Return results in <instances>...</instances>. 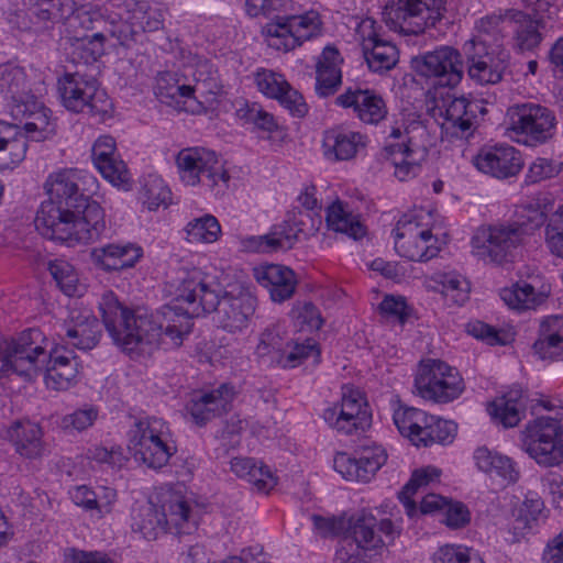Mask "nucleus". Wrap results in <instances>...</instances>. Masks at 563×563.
I'll use <instances>...</instances> for the list:
<instances>
[{
  "mask_svg": "<svg viewBox=\"0 0 563 563\" xmlns=\"http://www.w3.org/2000/svg\"><path fill=\"white\" fill-rule=\"evenodd\" d=\"M220 89L213 64L190 48L180 49L178 68L159 71L154 86L162 103L190 114L206 112L210 97Z\"/></svg>",
  "mask_w": 563,
  "mask_h": 563,
  "instance_id": "1",
  "label": "nucleus"
},
{
  "mask_svg": "<svg viewBox=\"0 0 563 563\" xmlns=\"http://www.w3.org/2000/svg\"><path fill=\"white\" fill-rule=\"evenodd\" d=\"M113 343L131 360L143 362L159 345H181L192 329L188 320L168 319L167 324L156 319H101Z\"/></svg>",
  "mask_w": 563,
  "mask_h": 563,
  "instance_id": "2",
  "label": "nucleus"
},
{
  "mask_svg": "<svg viewBox=\"0 0 563 563\" xmlns=\"http://www.w3.org/2000/svg\"><path fill=\"white\" fill-rule=\"evenodd\" d=\"M34 223L43 236L70 246L92 243L106 229L104 211L91 200L65 210L56 209L51 202H42Z\"/></svg>",
  "mask_w": 563,
  "mask_h": 563,
  "instance_id": "3",
  "label": "nucleus"
},
{
  "mask_svg": "<svg viewBox=\"0 0 563 563\" xmlns=\"http://www.w3.org/2000/svg\"><path fill=\"white\" fill-rule=\"evenodd\" d=\"M396 253L413 262L435 257L449 241V233L441 218L426 209L412 210L397 221L394 230Z\"/></svg>",
  "mask_w": 563,
  "mask_h": 563,
  "instance_id": "4",
  "label": "nucleus"
},
{
  "mask_svg": "<svg viewBox=\"0 0 563 563\" xmlns=\"http://www.w3.org/2000/svg\"><path fill=\"white\" fill-rule=\"evenodd\" d=\"M431 135L418 115L409 114L401 125L393 128L384 148L400 181L415 178L427 159Z\"/></svg>",
  "mask_w": 563,
  "mask_h": 563,
  "instance_id": "5",
  "label": "nucleus"
},
{
  "mask_svg": "<svg viewBox=\"0 0 563 563\" xmlns=\"http://www.w3.org/2000/svg\"><path fill=\"white\" fill-rule=\"evenodd\" d=\"M128 449L135 462L161 470L177 452L169 424L155 416L140 417L128 431Z\"/></svg>",
  "mask_w": 563,
  "mask_h": 563,
  "instance_id": "6",
  "label": "nucleus"
},
{
  "mask_svg": "<svg viewBox=\"0 0 563 563\" xmlns=\"http://www.w3.org/2000/svg\"><path fill=\"white\" fill-rule=\"evenodd\" d=\"M218 285L197 267L183 271L175 285L174 297L163 306L162 317H201L216 311L219 300Z\"/></svg>",
  "mask_w": 563,
  "mask_h": 563,
  "instance_id": "7",
  "label": "nucleus"
},
{
  "mask_svg": "<svg viewBox=\"0 0 563 563\" xmlns=\"http://www.w3.org/2000/svg\"><path fill=\"white\" fill-rule=\"evenodd\" d=\"M180 183L186 187H206L217 194L229 186L230 175L220 156L205 146L181 148L175 156Z\"/></svg>",
  "mask_w": 563,
  "mask_h": 563,
  "instance_id": "8",
  "label": "nucleus"
},
{
  "mask_svg": "<svg viewBox=\"0 0 563 563\" xmlns=\"http://www.w3.org/2000/svg\"><path fill=\"white\" fill-rule=\"evenodd\" d=\"M60 104L69 112L104 119L112 111L107 91L92 76L66 73L57 80Z\"/></svg>",
  "mask_w": 563,
  "mask_h": 563,
  "instance_id": "9",
  "label": "nucleus"
},
{
  "mask_svg": "<svg viewBox=\"0 0 563 563\" xmlns=\"http://www.w3.org/2000/svg\"><path fill=\"white\" fill-rule=\"evenodd\" d=\"M526 236L525 223L505 221L481 225L471 238V253L485 264L503 265L511 261Z\"/></svg>",
  "mask_w": 563,
  "mask_h": 563,
  "instance_id": "10",
  "label": "nucleus"
},
{
  "mask_svg": "<svg viewBox=\"0 0 563 563\" xmlns=\"http://www.w3.org/2000/svg\"><path fill=\"white\" fill-rule=\"evenodd\" d=\"M321 34L322 20L314 10L276 16L262 27V36L267 46L284 53L291 52Z\"/></svg>",
  "mask_w": 563,
  "mask_h": 563,
  "instance_id": "11",
  "label": "nucleus"
},
{
  "mask_svg": "<svg viewBox=\"0 0 563 563\" xmlns=\"http://www.w3.org/2000/svg\"><path fill=\"white\" fill-rule=\"evenodd\" d=\"M45 192L56 209L65 210L70 207H81L97 195L99 180L90 172L81 168L65 167L52 172L45 183Z\"/></svg>",
  "mask_w": 563,
  "mask_h": 563,
  "instance_id": "12",
  "label": "nucleus"
},
{
  "mask_svg": "<svg viewBox=\"0 0 563 563\" xmlns=\"http://www.w3.org/2000/svg\"><path fill=\"white\" fill-rule=\"evenodd\" d=\"M521 441L525 451L539 465L556 466L563 462V426L559 417L540 416L529 421Z\"/></svg>",
  "mask_w": 563,
  "mask_h": 563,
  "instance_id": "13",
  "label": "nucleus"
},
{
  "mask_svg": "<svg viewBox=\"0 0 563 563\" xmlns=\"http://www.w3.org/2000/svg\"><path fill=\"white\" fill-rule=\"evenodd\" d=\"M46 338L41 330L30 328L15 339L0 336V378L16 373L26 374L36 363L46 358Z\"/></svg>",
  "mask_w": 563,
  "mask_h": 563,
  "instance_id": "14",
  "label": "nucleus"
},
{
  "mask_svg": "<svg viewBox=\"0 0 563 563\" xmlns=\"http://www.w3.org/2000/svg\"><path fill=\"white\" fill-rule=\"evenodd\" d=\"M509 128L518 142L543 144L556 133L558 121L549 108L534 102L515 104L508 110Z\"/></svg>",
  "mask_w": 563,
  "mask_h": 563,
  "instance_id": "15",
  "label": "nucleus"
},
{
  "mask_svg": "<svg viewBox=\"0 0 563 563\" xmlns=\"http://www.w3.org/2000/svg\"><path fill=\"white\" fill-rule=\"evenodd\" d=\"M415 387L428 400L446 404L456 399L464 390L459 372L440 360H426L419 365Z\"/></svg>",
  "mask_w": 563,
  "mask_h": 563,
  "instance_id": "16",
  "label": "nucleus"
},
{
  "mask_svg": "<svg viewBox=\"0 0 563 563\" xmlns=\"http://www.w3.org/2000/svg\"><path fill=\"white\" fill-rule=\"evenodd\" d=\"M444 4L445 0H397L386 7L384 16L394 31L419 34L443 16Z\"/></svg>",
  "mask_w": 563,
  "mask_h": 563,
  "instance_id": "17",
  "label": "nucleus"
},
{
  "mask_svg": "<svg viewBox=\"0 0 563 563\" xmlns=\"http://www.w3.org/2000/svg\"><path fill=\"white\" fill-rule=\"evenodd\" d=\"M306 231V222L301 212H288L282 223L271 227L269 231L261 235H245L239 238V249L246 253L272 254L288 251Z\"/></svg>",
  "mask_w": 563,
  "mask_h": 563,
  "instance_id": "18",
  "label": "nucleus"
},
{
  "mask_svg": "<svg viewBox=\"0 0 563 563\" xmlns=\"http://www.w3.org/2000/svg\"><path fill=\"white\" fill-rule=\"evenodd\" d=\"M417 75L432 80L441 87L453 88L463 78V59L460 52L451 46H440L411 59Z\"/></svg>",
  "mask_w": 563,
  "mask_h": 563,
  "instance_id": "19",
  "label": "nucleus"
},
{
  "mask_svg": "<svg viewBox=\"0 0 563 563\" xmlns=\"http://www.w3.org/2000/svg\"><path fill=\"white\" fill-rule=\"evenodd\" d=\"M355 40L360 43L371 70L385 73L396 66L398 49L385 37L382 26L372 18H365L357 23Z\"/></svg>",
  "mask_w": 563,
  "mask_h": 563,
  "instance_id": "20",
  "label": "nucleus"
},
{
  "mask_svg": "<svg viewBox=\"0 0 563 563\" xmlns=\"http://www.w3.org/2000/svg\"><path fill=\"white\" fill-rule=\"evenodd\" d=\"M102 24H110L109 33L125 44L141 32H154L163 25V13L146 2L135 3L132 10L103 15Z\"/></svg>",
  "mask_w": 563,
  "mask_h": 563,
  "instance_id": "21",
  "label": "nucleus"
},
{
  "mask_svg": "<svg viewBox=\"0 0 563 563\" xmlns=\"http://www.w3.org/2000/svg\"><path fill=\"white\" fill-rule=\"evenodd\" d=\"M10 115L23 124L21 131L26 139L42 142L55 134L56 122L48 109L34 93L25 99L7 104Z\"/></svg>",
  "mask_w": 563,
  "mask_h": 563,
  "instance_id": "22",
  "label": "nucleus"
},
{
  "mask_svg": "<svg viewBox=\"0 0 563 563\" xmlns=\"http://www.w3.org/2000/svg\"><path fill=\"white\" fill-rule=\"evenodd\" d=\"M91 161L102 178L121 191H130L132 175L118 152L115 139L109 134L99 135L91 146Z\"/></svg>",
  "mask_w": 563,
  "mask_h": 563,
  "instance_id": "23",
  "label": "nucleus"
},
{
  "mask_svg": "<svg viewBox=\"0 0 563 563\" xmlns=\"http://www.w3.org/2000/svg\"><path fill=\"white\" fill-rule=\"evenodd\" d=\"M369 144L367 134L338 124L323 131L321 151L330 162H349L366 153Z\"/></svg>",
  "mask_w": 563,
  "mask_h": 563,
  "instance_id": "24",
  "label": "nucleus"
},
{
  "mask_svg": "<svg viewBox=\"0 0 563 563\" xmlns=\"http://www.w3.org/2000/svg\"><path fill=\"white\" fill-rule=\"evenodd\" d=\"M256 89L266 98L274 99L292 115L301 118L307 113L302 95L286 79L285 75L268 68H257L253 74Z\"/></svg>",
  "mask_w": 563,
  "mask_h": 563,
  "instance_id": "25",
  "label": "nucleus"
},
{
  "mask_svg": "<svg viewBox=\"0 0 563 563\" xmlns=\"http://www.w3.org/2000/svg\"><path fill=\"white\" fill-rule=\"evenodd\" d=\"M467 62L468 75L479 85L498 84L508 67L509 53L501 46L463 47Z\"/></svg>",
  "mask_w": 563,
  "mask_h": 563,
  "instance_id": "26",
  "label": "nucleus"
},
{
  "mask_svg": "<svg viewBox=\"0 0 563 563\" xmlns=\"http://www.w3.org/2000/svg\"><path fill=\"white\" fill-rule=\"evenodd\" d=\"M234 397V387L231 384L224 383L217 388L192 393L185 409L192 421L197 426L202 427L212 419L227 413Z\"/></svg>",
  "mask_w": 563,
  "mask_h": 563,
  "instance_id": "27",
  "label": "nucleus"
},
{
  "mask_svg": "<svg viewBox=\"0 0 563 563\" xmlns=\"http://www.w3.org/2000/svg\"><path fill=\"white\" fill-rule=\"evenodd\" d=\"M387 453L380 445H364L356 456L339 453L334 457V468L347 481L369 482L376 472L386 463Z\"/></svg>",
  "mask_w": 563,
  "mask_h": 563,
  "instance_id": "28",
  "label": "nucleus"
},
{
  "mask_svg": "<svg viewBox=\"0 0 563 563\" xmlns=\"http://www.w3.org/2000/svg\"><path fill=\"white\" fill-rule=\"evenodd\" d=\"M25 4H32V0H24ZM78 0H36L34 5L36 16L44 22H58L75 14L73 21L85 30L98 29L103 22V12L100 8H80L77 10Z\"/></svg>",
  "mask_w": 563,
  "mask_h": 563,
  "instance_id": "29",
  "label": "nucleus"
},
{
  "mask_svg": "<svg viewBox=\"0 0 563 563\" xmlns=\"http://www.w3.org/2000/svg\"><path fill=\"white\" fill-rule=\"evenodd\" d=\"M477 170L497 179L514 177L523 167L520 152L508 144L487 145L473 157Z\"/></svg>",
  "mask_w": 563,
  "mask_h": 563,
  "instance_id": "30",
  "label": "nucleus"
},
{
  "mask_svg": "<svg viewBox=\"0 0 563 563\" xmlns=\"http://www.w3.org/2000/svg\"><path fill=\"white\" fill-rule=\"evenodd\" d=\"M429 107L431 117L444 129L456 128L461 132L468 131L475 119L476 102H470L461 97L456 98L446 92L439 99L434 98Z\"/></svg>",
  "mask_w": 563,
  "mask_h": 563,
  "instance_id": "31",
  "label": "nucleus"
},
{
  "mask_svg": "<svg viewBox=\"0 0 563 563\" xmlns=\"http://www.w3.org/2000/svg\"><path fill=\"white\" fill-rule=\"evenodd\" d=\"M335 103L344 109H352L354 114L367 124H377L387 114L382 96L369 89L347 88L336 97Z\"/></svg>",
  "mask_w": 563,
  "mask_h": 563,
  "instance_id": "32",
  "label": "nucleus"
},
{
  "mask_svg": "<svg viewBox=\"0 0 563 563\" xmlns=\"http://www.w3.org/2000/svg\"><path fill=\"white\" fill-rule=\"evenodd\" d=\"M143 256V247L134 242L108 243L90 252L92 263L106 272L132 268Z\"/></svg>",
  "mask_w": 563,
  "mask_h": 563,
  "instance_id": "33",
  "label": "nucleus"
},
{
  "mask_svg": "<svg viewBox=\"0 0 563 563\" xmlns=\"http://www.w3.org/2000/svg\"><path fill=\"white\" fill-rule=\"evenodd\" d=\"M428 283L429 288L438 292L449 308L463 307L470 299L471 282L455 269L435 272Z\"/></svg>",
  "mask_w": 563,
  "mask_h": 563,
  "instance_id": "34",
  "label": "nucleus"
},
{
  "mask_svg": "<svg viewBox=\"0 0 563 563\" xmlns=\"http://www.w3.org/2000/svg\"><path fill=\"white\" fill-rule=\"evenodd\" d=\"M166 518V529L176 534H190L197 529L199 510L197 505L185 497L172 494L161 505Z\"/></svg>",
  "mask_w": 563,
  "mask_h": 563,
  "instance_id": "35",
  "label": "nucleus"
},
{
  "mask_svg": "<svg viewBox=\"0 0 563 563\" xmlns=\"http://www.w3.org/2000/svg\"><path fill=\"white\" fill-rule=\"evenodd\" d=\"M255 280L267 288L274 301L282 302L291 297L296 288L295 273L283 265L261 264L253 268Z\"/></svg>",
  "mask_w": 563,
  "mask_h": 563,
  "instance_id": "36",
  "label": "nucleus"
},
{
  "mask_svg": "<svg viewBox=\"0 0 563 563\" xmlns=\"http://www.w3.org/2000/svg\"><path fill=\"white\" fill-rule=\"evenodd\" d=\"M325 222L330 230L355 240L364 236L366 232L356 207L342 198H335L325 208Z\"/></svg>",
  "mask_w": 563,
  "mask_h": 563,
  "instance_id": "37",
  "label": "nucleus"
},
{
  "mask_svg": "<svg viewBox=\"0 0 563 563\" xmlns=\"http://www.w3.org/2000/svg\"><path fill=\"white\" fill-rule=\"evenodd\" d=\"M79 374V363L71 352L54 350L45 371L44 382L47 388L53 390H66L70 388Z\"/></svg>",
  "mask_w": 563,
  "mask_h": 563,
  "instance_id": "38",
  "label": "nucleus"
},
{
  "mask_svg": "<svg viewBox=\"0 0 563 563\" xmlns=\"http://www.w3.org/2000/svg\"><path fill=\"white\" fill-rule=\"evenodd\" d=\"M42 429L30 420L14 421L4 430L3 438L15 446V451L27 459H35L43 454Z\"/></svg>",
  "mask_w": 563,
  "mask_h": 563,
  "instance_id": "39",
  "label": "nucleus"
},
{
  "mask_svg": "<svg viewBox=\"0 0 563 563\" xmlns=\"http://www.w3.org/2000/svg\"><path fill=\"white\" fill-rule=\"evenodd\" d=\"M343 58L336 47L328 45L318 58L316 91L320 97L333 95L342 82Z\"/></svg>",
  "mask_w": 563,
  "mask_h": 563,
  "instance_id": "40",
  "label": "nucleus"
},
{
  "mask_svg": "<svg viewBox=\"0 0 563 563\" xmlns=\"http://www.w3.org/2000/svg\"><path fill=\"white\" fill-rule=\"evenodd\" d=\"M474 461L479 471L490 477L499 478L504 484H514L519 479L520 472L517 464L509 456L487 446L475 450Z\"/></svg>",
  "mask_w": 563,
  "mask_h": 563,
  "instance_id": "41",
  "label": "nucleus"
},
{
  "mask_svg": "<svg viewBox=\"0 0 563 563\" xmlns=\"http://www.w3.org/2000/svg\"><path fill=\"white\" fill-rule=\"evenodd\" d=\"M509 10L504 14H489L475 22L472 37L465 42L463 47L495 46L501 45V38L510 29Z\"/></svg>",
  "mask_w": 563,
  "mask_h": 563,
  "instance_id": "42",
  "label": "nucleus"
},
{
  "mask_svg": "<svg viewBox=\"0 0 563 563\" xmlns=\"http://www.w3.org/2000/svg\"><path fill=\"white\" fill-rule=\"evenodd\" d=\"M349 529L350 537L342 541L355 542L358 549L364 552L378 549L385 544L384 538L376 531L377 519L366 509H362L350 518Z\"/></svg>",
  "mask_w": 563,
  "mask_h": 563,
  "instance_id": "43",
  "label": "nucleus"
},
{
  "mask_svg": "<svg viewBox=\"0 0 563 563\" xmlns=\"http://www.w3.org/2000/svg\"><path fill=\"white\" fill-rule=\"evenodd\" d=\"M532 349L542 361L560 360L563 356V319H543Z\"/></svg>",
  "mask_w": 563,
  "mask_h": 563,
  "instance_id": "44",
  "label": "nucleus"
},
{
  "mask_svg": "<svg viewBox=\"0 0 563 563\" xmlns=\"http://www.w3.org/2000/svg\"><path fill=\"white\" fill-rule=\"evenodd\" d=\"M312 358L313 364L321 362V350L312 338L288 341L284 347L276 352V364L285 369L296 368L307 360Z\"/></svg>",
  "mask_w": 563,
  "mask_h": 563,
  "instance_id": "45",
  "label": "nucleus"
},
{
  "mask_svg": "<svg viewBox=\"0 0 563 563\" xmlns=\"http://www.w3.org/2000/svg\"><path fill=\"white\" fill-rule=\"evenodd\" d=\"M131 528L146 540H156L166 533V518L162 507L148 501L134 509Z\"/></svg>",
  "mask_w": 563,
  "mask_h": 563,
  "instance_id": "46",
  "label": "nucleus"
},
{
  "mask_svg": "<svg viewBox=\"0 0 563 563\" xmlns=\"http://www.w3.org/2000/svg\"><path fill=\"white\" fill-rule=\"evenodd\" d=\"M549 291L544 287L541 290H536L532 285L520 282L501 289L500 298L510 309L522 312L534 310L543 305Z\"/></svg>",
  "mask_w": 563,
  "mask_h": 563,
  "instance_id": "47",
  "label": "nucleus"
},
{
  "mask_svg": "<svg viewBox=\"0 0 563 563\" xmlns=\"http://www.w3.org/2000/svg\"><path fill=\"white\" fill-rule=\"evenodd\" d=\"M107 36L103 32L93 34L73 35L66 37V49L75 60L91 64L100 59L106 53Z\"/></svg>",
  "mask_w": 563,
  "mask_h": 563,
  "instance_id": "48",
  "label": "nucleus"
},
{
  "mask_svg": "<svg viewBox=\"0 0 563 563\" xmlns=\"http://www.w3.org/2000/svg\"><path fill=\"white\" fill-rule=\"evenodd\" d=\"M488 412L506 428L517 426L525 412L522 391L516 388L500 397H497L488 406Z\"/></svg>",
  "mask_w": 563,
  "mask_h": 563,
  "instance_id": "49",
  "label": "nucleus"
},
{
  "mask_svg": "<svg viewBox=\"0 0 563 563\" xmlns=\"http://www.w3.org/2000/svg\"><path fill=\"white\" fill-rule=\"evenodd\" d=\"M231 471L253 484L260 492H268L276 485V477L272 471L251 457L232 459Z\"/></svg>",
  "mask_w": 563,
  "mask_h": 563,
  "instance_id": "50",
  "label": "nucleus"
},
{
  "mask_svg": "<svg viewBox=\"0 0 563 563\" xmlns=\"http://www.w3.org/2000/svg\"><path fill=\"white\" fill-rule=\"evenodd\" d=\"M139 200L150 211L167 208L172 202V190L156 173L145 175L141 180Z\"/></svg>",
  "mask_w": 563,
  "mask_h": 563,
  "instance_id": "51",
  "label": "nucleus"
},
{
  "mask_svg": "<svg viewBox=\"0 0 563 563\" xmlns=\"http://www.w3.org/2000/svg\"><path fill=\"white\" fill-rule=\"evenodd\" d=\"M0 93L5 98L7 104L33 93L27 88L26 74L22 67L11 63L0 65Z\"/></svg>",
  "mask_w": 563,
  "mask_h": 563,
  "instance_id": "52",
  "label": "nucleus"
},
{
  "mask_svg": "<svg viewBox=\"0 0 563 563\" xmlns=\"http://www.w3.org/2000/svg\"><path fill=\"white\" fill-rule=\"evenodd\" d=\"M27 139L21 128L12 124L0 145V170L16 167L26 155Z\"/></svg>",
  "mask_w": 563,
  "mask_h": 563,
  "instance_id": "53",
  "label": "nucleus"
},
{
  "mask_svg": "<svg viewBox=\"0 0 563 563\" xmlns=\"http://www.w3.org/2000/svg\"><path fill=\"white\" fill-rule=\"evenodd\" d=\"M441 470L434 466H427L416 470L410 481L406 484L402 492L399 494V499L402 503L406 512L409 517L417 514L416 501L411 498L419 489L427 488L430 485L437 484L440 481Z\"/></svg>",
  "mask_w": 563,
  "mask_h": 563,
  "instance_id": "54",
  "label": "nucleus"
},
{
  "mask_svg": "<svg viewBox=\"0 0 563 563\" xmlns=\"http://www.w3.org/2000/svg\"><path fill=\"white\" fill-rule=\"evenodd\" d=\"M393 419L398 431L415 445H418V438H421L423 424L428 423L427 412L415 407L399 405L394 410Z\"/></svg>",
  "mask_w": 563,
  "mask_h": 563,
  "instance_id": "55",
  "label": "nucleus"
},
{
  "mask_svg": "<svg viewBox=\"0 0 563 563\" xmlns=\"http://www.w3.org/2000/svg\"><path fill=\"white\" fill-rule=\"evenodd\" d=\"M184 231L186 241L196 244H212L222 235L220 222L210 213L191 219Z\"/></svg>",
  "mask_w": 563,
  "mask_h": 563,
  "instance_id": "56",
  "label": "nucleus"
},
{
  "mask_svg": "<svg viewBox=\"0 0 563 563\" xmlns=\"http://www.w3.org/2000/svg\"><path fill=\"white\" fill-rule=\"evenodd\" d=\"M509 26L516 33L515 38L518 47L520 49H532L537 47L541 41L539 21L516 10H509Z\"/></svg>",
  "mask_w": 563,
  "mask_h": 563,
  "instance_id": "57",
  "label": "nucleus"
},
{
  "mask_svg": "<svg viewBox=\"0 0 563 563\" xmlns=\"http://www.w3.org/2000/svg\"><path fill=\"white\" fill-rule=\"evenodd\" d=\"M457 426L451 420L441 419L434 416H428V423L423 424L418 438V445L424 446L433 443H451L456 434Z\"/></svg>",
  "mask_w": 563,
  "mask_h": 563,
  "instance_id": "58",
  "label": "nucleus"
},
{
  "mask_svg": "<svg viewBox=\"0 0 563 563\" xmlns=\"http://www.w3.org/2000/svg\"><path fill=\"white\" fill-rule=\"evenodd\" d=\"M101 334L100 319H85L73 328H68L66 336L68 343L79 350L95 347Z\"/></svg>",
  "mask_w": 563,
  "mask_h": 563,
  "instance_id": "59",
  "label": "nucleus"
},
{
  "mask_svg": "<svg viewBox=\"0 0 563 563\" xmlns=\"http://www.w3.org/2000/svg\"><path fill=\"white\" fill-rule=\"evenodd\" d=\"M48 269L57 286L66 296L81 294L84 286L79 282L77 271L69 262L60 258L55 260L49 263Z\"/></svg>",
  "mask_w": 563,
  "mask_h": 563,
  "instance_id": "60",
  "label": "nucleus"
},
{
  "mask_svg": "<svg viewBox=\"0 0 563 563\" xmlns=\"http://www.w3.org/2000/svg\"><path fill=\"white\" fill-rule=\"evenodd\" d=\"M349 413H353L354 420L363 424L366 429L371 426V413L365 396L361 390L353 386L342 387L341 399L335 402Z\"/></svg>",
  "mask_w": 563,
  "mask_h": 563,
  "instance_id": "61",
  "label": "nucleus"
},
{
  "mask_svg": "<svg viewBox=\"0 0 563 563\" xmlns=\"http://www.w3.org/2000/svg\"><path fill=\"white\" fill-rule=\"evenodd\" d=\"M322 418L331 429L341 434H356L366 430L363 424L354 420L353 413L346 412L335 402L323 410Z\"/></svg>",
  "mask_w": 563,
  "mask_h": 563,
  "instance_id": "62",
  "label": "nucleus"
},
{
  "mask_svg": "<svg viewBox=\"0 0 563 563\" xmlns=\"http://www.w3.org/2000/svg\"><path fill=\"white\" fill-rule=\"evenodd\" d=\"M431 563H484L478 551L463 544H444L431 556Z\"/></svg>",
  "mask_w": 563,
  "mask_h": 563,
  "instance_id": "63",
  "label": "nucleus"
},
{
  "mask_svg": "<svg viewBox=\"0 0 563 563\" xmlns=\"http://www.w3.org/2000/svg\"><path fill=\"white\" fill-rule=\"evenodd\" d=\"M545 244L553 255L563 258V205L549 220L545 228Z\"/></svg>",
  "mask_w": 563,
  "mask_h": 563,
  "instance_id": "64",
  "label": "nucleus"
}]
</instances>
